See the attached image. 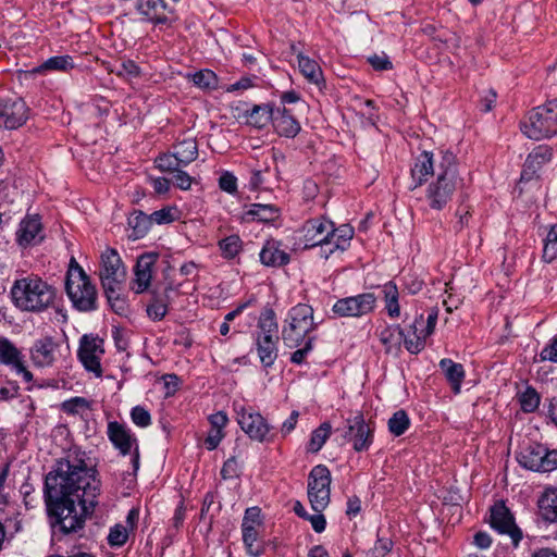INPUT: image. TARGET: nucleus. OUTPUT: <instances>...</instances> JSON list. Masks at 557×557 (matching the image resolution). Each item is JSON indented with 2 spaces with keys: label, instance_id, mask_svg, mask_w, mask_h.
Instances as JSON below:
<instances>
[{
  "label": "nucleus",
  "instance_id": "f257e3e1",
  "mask_svg": "<svg viewBox=\"0 0 557 557\" xmlns=\"http://www.w3.org/2000/svg\"><path fill=\"white\" fill-rule=\"evenodd\" d=\"M430 175H435L436 178L429 184L425 199L431 209L442 210L451 200L457 188L462 185L455 154L441 151L435 156L423 151L418 156L411 168V177L414 182L412 188L422 185Z\"/></svg>",
  "mask_w": 557,
  "mask_h": 557
},
{
  "label": "nucleus",
  "instance_id": "f03ea898",
  "mask_svg": "<svg viewBox=\"0 0 557 557\" xmlns=\"http://www.w3.org/2000/svg\"><path fill=\"white\" fill-rule=\"evenodd\" d=\"M47 509L64 533L81 529L94 510L95 496L87 490H44Z\"/></svg>",
  "mask_w": 557,
  "mask_h": 557
},
{
  "label": "nucleus",
  "instance_id": "7ed1b4c3",
  "mask_svg": "<svg viewBox=\"0 0 557 557\" xmlns=\"http://www.w3.org/2000/svg\"><path fill=\"white\" fill-rule=\"evenodd\" d=\"M10 298L21 312L41 313L54 306L57 289L40 276L28 274L14 280Z\"/></svg>",
  "mask_w": 557,
  "mask_h": 557
},
{
  "label": "nucleus",
  "instance_id": "20e7f679",
  "mask_svg": "<svg viewBox=\"0 0 557 557\" xmlns=\"http://www.w3.org/2000/svg\"><path fill=\"white\" fill-rule=\"evenodd\" d=\"M97 470L85 461V453L70 451L58 460L46 475L45 487H90L97 480Z\"/></svg>",
  "mask_w": 557,
  "mask_h": 557
},
{
  "label": "nucleus",
  "instance_id": "39448f33",
  "mask_svg": "<svg viewBox=\"0 0 557 557\" xmlns=\"http://www.w3.org/2000/svg\"><path fill=\"white\" fill-rule=\"evenodd\" d=\"M521 131L533 140L557 136V99L532 109L521 122Z\"/></svg>",
  "mask_w": 557,
  "mask_h": 557
},
{
  "label": "nucleus",
  "instance_id": "423d86ee",
  "mask_svg": "<svg viewBox=\"0 0 557 557\" xmlns=\"http://www.w3.org/2000/svg\"><path fill=\"white\" fill-rule=\"evenodd\" d=\"M313 330V309L309 305L298 304L287 313L282 330V339L287 347L295 348L307 338H311L308 334Z\"/></svg>",
  "mask_w": 557,
  "mask_h": 557
},
{
  "label": "nucleus",
  "instance_id": "0eeeda50",
  "mask_svg": "<svg viewBox=\"0 0 557 557\" xmlns=\"http://www.w3.org/2000/svg\"><path fill=\"white\" fill-rule=\"evenodd\" d=\"M65 289L73 306L79 311L97 308V290L82 267L67 271Z\"/></svg>",
  "mask_w": 557,
  "mask_h": 557
},
{
  "label": "nucleus",
  "instance_id": "6e6552de",
  "mask_svg": "<svg viewBox=\"0 0 557 557\" xmlns=\"http://www.w3.org/2000/svg\"><path fill=\"white\" fill-rule=\"evenodd\" d=\"M517 460L525 469L550 472L557 469V450H549L539 443H529L520 449Z\"/></svg>",
  "mask_w": 557,
  "mask_h": 557
},
{
  "label": "nucleus",
  "instance_id": "1a4fd4ad",
  "mask_svg": "<svg viewBox=\"0 0 557 557\" xmlns=\"http://www.w3.org/2000/svg\"><path fill=\"white\" fill-rule=\"evenodd\" d=\"M262 527L263 520L260 508H247L242 522V535L243 543L249 556L260 557L264 553V547L258 544L260 529Z\"/></svg>",
  "mask_w": 557,
  "mask_h": 557
},
{
  "label": "nucleus",
  "instance_id": "9d476101",
  "mask_svg": "<svg viewBox=\"0 0 557 557\" xmlns=\"http://www.w3.org/2000/svg\"><path fill=\"white\" fill-rule=\"evenodd\" d=\"M376 297L372 293L341 298L335 301L332 311L339 318H359L372 312Z\"/></svg>",
  "mask_w": 557,
  "mask_h": 557
},
{
  "label": "nucleus",
  "instance_id": "9b49d317",
  "mask_svg": "<svg viewBox=\"0 0 557 557\" xmlns=\"http://www.w3.org/2000/svg\"><path fill=\"white\" fill-rule=\"evenodd\" d=\"M126 276V269L120 255L113 248H107L100 256L99 277L103 288L121 286Z\"/></svg>",
  "mask_w": 557,
  "mask_h": 557
},
{
  "label": "nucleus",
  "instance_id": "f8f14e48",
  "mask_svg": "<svg viewBox=\"0 0 557 557\" xmlns=\"http://www.w3.org/2000/svg\"><path fill=\"white\" fill-rule=\"evenodd\" d=\"M104 354L103 341L98 336L84 335L79 341L78 358L84 368L97 377L102 375L101 358Z\"/></svg>",
  "mask_w": 557,
  "mask_h": 557
},
{
  "label": "nucleus",
  "instance_id": "ddd939ff",
  "mask_svg": "<svg viewBox=\"0 0 557 557\" xmlns=\"http://www.w3.org/2000/svg\"><path fill=\"white\" fill-rule=\"evenodd\" d=\"M237 422L240 429L253 441L259 443L271 442L272 426L259 412L242 408L237 411Z\"/></svg>",
  "mask_w": 557,
  "mask_h": 557
},
{
  "label": "nucleus",
  "instance_id": "4468645a",
  "mask_svg": "<svg viewBox=\"0 0 557 557\" xmlns=\"http://www.w3.org/2000/svg\"><path fill=\"white\" fill-rule=\"evenodd\" d=\"M108 437L115 448L120 450L122 455L131 454L134 449V454L132 457V463L134 470L136 471L139 467V454L137 440L132 434L131 430L126 428L124 424H121L116 421H111L108 423Z\"/></svg>",
  "mask_w": 557,
  "mask_h": 557
},
{
  "label": "nucleus",
  "instance_id": "2eb2a0df",
  "mask_svg": "<svg viewBox=\"0 0 557 557\" xmlns=\"http://www.w3.org/2000/svg\"><path fill=\"white\" fill-rule=\"evenodd\" d=\"M301 232L306 247L329 246L333 242L330 237L334 233V223L324 218L311 219L304 224Z\"/></svg>",
  "mask_w": 557,
  "mask_h": 557
},
{
  "label": "nucleus",
  "instance_id": "dca6fc26",
  "mask_svg": "<svg viewBox=\"0 0 557 557\" xmlns=\"http://www.w3.org/2000/svg\"><path fill=\"white\" fill-rule=\"evenodd\" d=\"M28 119V108L18 98L0 100V126L15 129L22 126Z\"/></svg>",
  "mask_w": 557,
  "mask_h": 557
},
{
  "label": "nucleus",
  "instance_id": "f3484780",
  "mask_svg": "<svg viewBox=\"0 0 557 557\" xmlns=\"http://www.w3.org/2000/svg\"><path fill=\"white\" fill-rule=\"evenodd\" d=\"M59 344L51 336H44L34 342L30 348V359L38 368L52 367L58 360Z\"/></svg>",
  "mask_w": 557,
  "mask_h": 557
},
{
  "label": "nucleus",
  "instance_id": "a211bd4d",
  "mask_svg": "<svg viewBox=\"0 0 557 557\" xmlns=\"http://www.w3.org/2000/svg\"><path fill=\"white\" fill-rule=\"evenodd\" d=\"M344 436L352 442L356 451L367 450L372 443V430L360 413L347 420V431Z\"/></svg>",
  "mask_w": 557,
  "mask_h": 557
},
{
  "label": "nucleus",
  "instance_id": "6ab92c4d",
  "mask_svg": "<svg viewBox=\"0 0 557 557\" xmlns=\"http://www.w3.org/2000/svg\"><path fill=\"white\" fill-rule=\"evenodd\" d=\"M491 524L499 533L508 534L513 544L518 545L521 540V532L513 522L509 509L505 506L503 500L496 502L491 509Z\"/></svg>",
  "mask_w": 557,
  "mask_h": 557
},
{
  "label": "nucleus",
  "instance_id": "aec40b11",
  "mask_svg": "<svg viewBox=\"0 0 557 557\" xmlns=\"http://www.w3.org/2000/svg\"><path fill=\"white\" fill-rule=\"evenodd\" d=\"M0 362L12 366L15 373L22 375L26 382L33 380V374L26 369L22 361V354L15 345L7 337L0 336Z\"/></svg>",
  "mask_w": 557,
  "mask_h": 557
},
{
  "label": "nucleus",
  "instance_id": "412c9836",
  "mask_svg": "<svg viewBox=\"0 0 557 557\" xmlns=\"http://www.w3.org/2000/svg\"><path fill=\"white\" fill-rule=\"evenodd\" d=\"M166 9L165 0H139L135 3V10L141 16V20L152 24H165L168 22Z\"/></svg>",
  "mask_w": 557,
  "mask_h": 557
},
{
  "label": "nucleus",
  "instance_id": "4be33fe9",
  "mask_svg": "<svg viewBox=\"0 0 557 557\" xmlns=\"http://www.w3.org/2000/svg\"><path fill=\"white\" fill-rule=\"evenodd\" d=\"M17 242L22 246L35 245L42 240V225L38 215L24 218L16 232Z\"/></svg>",
  "mask_w": 557,
  "mask_h": 557
},
{
  "label": "nucleus",
  "instance_id": "5701e85b",
  "mask_svg": "<svg viewBox=\"0 0 557 557\" xmlns=\"http://www.w3.org/2000/svg\"><path fill=\"white\" fill-rule=\"evenodd\" d=\"M271 121L280 136L294 138L301 129L299 122L285 108L273 110Z\"/></svg>",
  "mask_w": 557,
  "mask_h": 557
},
{
  "label": "nucleus",
  "instance_id": "b1692460",
  "mask_svg": "<svg viewBox=\"0 0 557 557\" xmlns=\"http://www.w3.org/2000/svg\"><path fill=\"white\" fill-rule=\"evenodd\" d=\"M154 262L156 259L151 255H146L138 258L135 267V278L132 286L135 293H144L150 286Z\"/></svg>",
  "mask_w": 557,
  "mask_h": 557
},
{
  "label": "nucleus",
  "instance_id": "393cba45",
  "mask_svg": "<svg viewBox=\"0 0 557 557\" xmlns=\"http://www.w3.org/2000/svg\"><path fill=\"white\" fill-rule=\"evenodd\" d=\"M553 151L545 146H539L527 158L521 172V181H530L536 171L545 163L550 161Z\"/></svg>",
  "mask_w": 557,
  "mask_h": 557
},
{
  "label": "nucleus",
  "instance_id": "a878e982",
  "mask_svg": "<svg viewBox=\"0 0 557 557\" xmlns=\"http://www.w3.org/2000/svg\"><path fill=\"white\" fill-rule=\"evenodd\" d=\"M260 261L267 267H282L289 262V255L276 240H268L260 251Z\"/></svg>",
  "mask_w": 557,
  "mask_h": 557
},
{
  "label": "nucleus",
  "instance_id": "bb28decb",
  "mask_svg": "<svg viewBox=\"0 0 557 557\" xmlns=\"http://www.w3.org/2000/svg\"><path fill=\"white\" fill-rule=\"evenodd\" d=\"M440 368L445 374L446 380L449 382L451 389L455 394L460 393L461 383L465 379V370L461 363H457L451 359L444 358L440 361Z\"/></svg>",
  "mask_w": 557,
  "mask_h": 557
},
{
  "label": "nucleus",
  "instance_id": "cd10ccee",
  "mask_svg": "<svg viewBox=\"0 0 557 557\" xmlns=\"http://www.w3.org/2000/svg\"><path fill=\"white\" fill-rule=\"evenodd\" d=\"M423 324L424 318L423 314H420L410 326L413 336L404 333L401 343L410 354H419L425 347L426 337L419 331V326H423Z\"/></svg>",
  "mask_w": 557,
  "mask_h": 557
},
{
  "label": "nucleus",
  "instance_id": "c85d7f7f",
  "mask_svg": "<svg viewBox=\"0 0 557 557\" xmlns=\"http://www.w3.org/2000/svg\"><path fill=\"white\" fill-rule=\"evenodd\" d=\"M278 337H270V335L258 336L257 351L260 362L264 367H271L277 358L276 341Z\"/></svg>",
  "mask_w": 557,
  "mask_h": 557
},
{
  "label": "nucleus",
  "instance_id": "c756f323",
  "mask_svg": "<svg viewBox=\"0 0 557 557\" xmlns=\"http://www.w3.org/2000/svg\"><path fill=\"white\" fill-rule=\"evenodd\" d=\"M404 337V330L399 326H388L380 333V341L387 354L397 355Z\"/></svg>",
  "mask_w": 557,
  "mask_h": 557
},
{
  "label": "nucleus",
  "instance_id": "7c9ffc66",
  "mask_svg": "<svg viewBox=\"0 0 557 557\" xmlns=\"http://www.w3.org/2000/svg\"><path fill=\"white\" fill-rule=\"evenodd\" d=\"M537 504L544 520L549 522L557 521V490H545Z\"/></svg>",
  "mask_w": 557,
  "mask_h": 557
},
{
  "label": "nucleus",
  "instance_id": "2f4dec72",
  "mask_svg": "<svg viewBox=\"0 0 557 557\" xmlns=\"http://www.w3.org/2000/svg\"><path fill=\"white\" fill-rule=\"evenodd\" d=\"M298 67L308 82L319 85L322 82V70L320 65L302 52L297 53Z\"/></svg>",
  "mask_w": 557,
  "mask_h": 557
},
{
  "label": "nucleus",
  "instance_id": "473e14b6",
  "mask_svg": "<svg viewBox=\"0 0 557 557\" xmlns=\"http://www.w3.org/2000/svg\"><path fill=\"white\" fill-rule=\"evenodd\" d=\"M152 221L150 215L141 211H134L128 216V226L132 230L131 237L133 239L143 238L150 230Z\"/></svg>",
  "mask_w": 557,
  "mask_h": 557
},
{
  "label": "nucleus",
  "instance_id": "72a5a7b5",
  "mask_svg": "<svg viewBox=\"0 0 557 557\" xmlns=\"http://www.w3.org/2000/svg\"><path fill=\"white\" fill-rule=\"evenodd\" d=\"M174 153L183 165H187L197 159L198 145L194 138H185L174 146Z\"/></svg>",
  "mask_w": 557,
  "mask_h": 557
},
{
  "label": "nucleus",
  "instance_id": "f704fd0d",
  "mask_svg": "<svg viewBox=\"0 0 557 557\" xmlns=\"http://www.w3.org/2000/svg\"><path fill=\"white\" fill-rule=\"evenodd\" d=\"M74 67L73 58L71 55H55L46 60L41 65L33 70L34 73H42L48 71L67 72Z\"/></svg>",
  "mask_w": 557,
  "mask_h": 557
},
{
  "label": "nucleus",
  "instance_id": "c9c22d12",
  "mask_svg": "<svg viewBox=\"0 0 557 557\" xmlns=\"http://www.w3.org/2000/svg\"><path fill=\"white\" fill-rule=\"evenodd\" d=\"M247 215L261 222H272L278 219L280 209L270 203H252L247 210Z\"/></svg>",
  "mask_w": 557,
  "mask_h": 557
},
{
  "label": "nucleus",
  "instance_id": "e433bc0d",
  "mask_svg": "<svg viewBox=\"0 0 557 557\" xmlns=\"http://www.w3.org/2000/svg\"><path fill=\"white\" fill-rule=\"evenodd\" d=\"M382 293L387 314L393 319L399 318L400 307L398 304L399 293L397 286L393 282H388L383 285Z\"/></svg>",
  "mask_w": 557,
  "mask_h": 557
},
{
  "label": "nucleus",
  "instance_id": "4c0bfd02",
  "mask_svg": "<svg viewBox=\"0 0 557 557\" xmlns=\"http://www.w3.org/2000/svg\"><path fill=\"white\" fill-rule=\"evenodd\" d=\"M171 292H173L172 287H166L162 297L153 295L151 302L147 306V313L149 318L160 321L165 317L168 312L169 294Z\"/></svg>",
  "mask_w": 557,
  "mask_h": 557
},
{
  "label": "nucleus",
  "instance_id": "58836bf2",
  "mask_svg": "<svg viewBox=\"0 0 557 557\" xmlns=\"http://www.w3.org/2000/svg\"><path fill=\"white\" fill-rule=\"evenodd\" d=\"M352 235H354L352 228H350L346 225H343L339 228L334 227V233L330 237V239H332L333 242H332V244L329 245L331 247H330L329 251L326 252L325 257L327 258L329 255L333 253L336 249L344 251L349 246V242L352 238Z\"/></svg>",
  "mask_w": 557,
  "mask_h": 557
},
{
  "label": "nucleus",
  "instance_id": "ea45409f",
  "mask_svg": "<svg viewBox=\"0 0 557 557\" xmlns=\"http://www.w3.org/2000/svg\"><path fill=\"white\" fill-rule=\"evenodd\" d=\"M258 327L260 329L259 336L270 335V337H277L278 326L276 315L271 308H267L261 312Z\"/></svg>",
  "mask_w": 557,
  "mask_h": 557
},
{
  "label": "nucleus",
  "instance_id": "a19ab883",
  "mask_svg": "<svg viewBox=\"0 0 557 557\" xmlns=\"http://www.w3.org/2000/svg\"><path fill=\"white\" fill-rule=\"evenodd\" d=\"M110 72L126 81H133L141 75L140 67L132 60H123L112 67Z\"/></svg>",
  "mask_w": 557,
  "mask_h": 557
},
{
  "label": "nucleus",
  "instance_id": "79ce46f5",
  "mask_svg": "<svg viewBox=\"0 0 557 557\" xmlns=\"http://www.w3.org/2000/svg\"><path fill=\"white\" fill-rule=\"evenodd\" d=\"M331 483V472L325 466L318 465L310 471L308 487H330Z\"/></svg>",
  "mask_w": 557,
  "mask_h": 557
},
{
  "label": "nucleus",
  "instance_id": "37998d69",
  "mask_svg": "<svg viewBox=\"0 0 557 557\" xmlns=\"http://www.w3.org/2000/svg\"><path fill=\"white\" fill-rule=\"evenodd\" d=\"M331 429V424L327 422L322 423L318 429H315L311 434V438L308 444V450L318 453L324 445L325 441L329 438Z\"/></svg>",
  "mask_w": 557,
  "mask_h": 557
},
{
  "label": "nucleus",
  "instance_id": "c03bdc74",
  "mask_svg": "<svg viewBox=\"0 0 557 557\" xmlns=\"http://www.w3.org/2000/svg\"><path fill=\"white\" fill-rule=\"evenodd\" d=\"M273 110L267 106H255L248 115V123L262 128L271 121Z\"/></svg>",
  "mask_w": 557,
  "mask_h": 557
},
{
  "label": "nucleus",
  "instance_id": "a18cd8bd",
  "mask_svg": "<svg viewBox=\"0 0 557 557\" xmlns=\"http://www.w3.org/2000/svg\"><path fill=\"white\" fill-rule=\"evenodd\" d=\"M61 409L72 416H84L90 409V403L84 397H73L61 405Z\"/></svg>",
  "mask_w": 557,
  "mask_h": 557
},
{
  "label": "nucleus",
  "instance_id": "49530a36",
  "mask_svg": "<svg viewBox=\"0 0 557 557\" xmlns=\"http://www.w3.org/2000/svg\"><path fill=\"white\" fill-rule=\"evenodd\" d=\"M410 425V420L406 411H396L388 420V430L395 436L404 434Z\"/></svg>",
  "mask_w": 557,
  "mask_h": 557
},
{
  "label": "nucleus",
  "instance_id": "de8ad7c7",
  "mask_svg": "<svg viewBox=\"0 0 557 557\" xmlns=\"http://www.w3.org/2000/svg\"><path fill=\"white\" fill-rule=\"evenodd\" d=\"M103 290L112 310L120 315L124 314L127 310V304L126 300L120 296V286H111V288H103Z\"/></svg>",
  "mask_w": 557,
  "mask_h": 557
},
{
  "label": "nucleus",
  "instance_id": "09e8293b",
  "mask_svg": "<svg viewBox=\"0 0 557 557\" xmlns=\"http://www.w3.org/2000/svg\"><path fill=\"white\" fill-rule=\"evenodd\" d=\"M193 83L201 89H214L218 87V77L211 70H201L191 76Z\"/></svg>",
  "mask_w": 557,
  "mask_h": 557
},
{
  "label": "nucleus",
  "instance_id": "8fccbe9b",
  "mask_svg": "<svg viewBox=\"0 0 557 557\" xmlns=\"http://www.w3.org/2000/svg\"><path fill=\"white\" fill-rule=\"evenodd\" d=\"M308 497L312 509L322 512L330 503V490H308Z\"/></svg>",
  "mask_w": 557,
  "mask_h": 557
},
{
  "label": "nucleus",
  "instance_id": "3c124183",
  "mask_svg": "<svg viewBox=\"0 0 557 557\" xmlns=\"http://www.w3.org/2000/svg\"><path fill=\"white\" fill-rule=\"evenodd\" d=\"M519 403L524 412H534L540 405V395L533 387H527V389L519 395Z\"/></svg>",
  "mask_w": 557,
  "mask_h": 557
},
{
  "label": "nucleus",
  "instance_id": "603ef678",
  "mask_svg": "<svg viewBox=\"0 0 557 557\" xmlns=\"http://www.w3.org/2000/svg\"><path fill=\"white\" fill-rule=\"evenodd\" d=\"M557 257V224L549 230L543 249V260L552 262Z\"/></svg>",
  "mask_w": 557,
  "mask_h": 557
},
{
  "label": "nucleus",
  "instance_id": "864d4df0",
  "mask_svg": "<svg viewBox=\"0 0 557 557\" xmlns=\"http://www.w3.org/2000/svg\"><path fill=\"white\" fill-rule=\"evenodd\" d=\"M220 249L224 258L232 259L242 249V240L237 235H231L219 243Z\"/></svg>",
  "mask_w": 557,
  "mask_h": 557
},
{
  "label": "nucleus",
  "instance_id": "5fc2aeb1",
  "mask_svg": "<svg viewBox=\"0 0 557 557\" xmlns=\"http://www.w3.org/2000/svg\"><path fill=\"white\" fill-rule=\"evenodd\" d=\"M157 166L163 172H175L182 164L175 153H164L156 159Z\"/></svg>",
  "mask_w": 557,
  "mask_h": 557
},
{
  "label": "nucleus",
  "instance_id": "6e6d98bb",
  "mask_svg": "<svg viewBox=\"0 0 557 557\" xmlns=\"http://www.w3.org/2000/svg\"><path fill=\"white\" fill-rule=\"evenodd\" d=\"M152 223L168 224L176 220L177 210L173 207H165L150 214Z\"/></svg>",
  "mask_w": 557,
  "mask_h": 557
},
{
  "label": "nucleus",
  "instance_id": "4d7b16f0",
  "mask_svg": "<svg viewBox=\"0 0 557 557\" xmlns=\"http://www.w3.org/2000/svg\"><path fill=\"white\" fill-rule=\"evenodd\" d=\"M128 539V532L125 527L116 524L109 533L108 542L111 546H122Z\"/></svg>",
  "mask_w": 557,
  "mask_h": 557
},
{
  "label": "nucleus",
  "instance_id": "13d9d810",
  "mask_svg": "<svg viewBox=\"0 0 557 557\" xmlns=\"http://www.w3.org/2000/svg\"><path fill=\"white\" fill-rule=\"evenodd\" d=\"M393 543L389 539L379 537L374 546L368 550V557H384L392 549Z\"/></svg>",
  "mask_w": 557,
  "mask_h": 557
},
{
  "label": "nucleus",
  "instance_id": "bf43d9fd",
  "mask_svg": "<svg viewBox=\"0 0 557 557\" xmlns=\"http://www.w3.org/2000/svg\"><path fill=\"white\" fill-rule=\"evenodd\" d=\"M438 308H432L429 313L426 321H424L423 326H419V331L428 338L430 335L433 334L437 319H438Z\"/></svg>",
  "mask_w": 557,
  "mask_h": 557
},
{
  "label": "nucleus",
  "instance_id": "052dcab7",
  "mask_svg": "<svg viewBox=\"0 0 557 557\" xmlns=\"http://www.w3.org/2000/svg\"><path fill=\"white\" fill-rule=\"evenodd\" d=\"M131 417L133 422L140 428H146L151 423L150 413L140 406H136L132 409Z\"/></svg>",
  "mask_w": 557,
  "mask_h": 557
},
{
  "label": "nucleus",
  "instance_id": "680f3d73",
  "mask_svg": "<svg viewBox=\"0 0 557 557\" xmlns=\"http://www.w3.org/2000/svg\"><path fill=\"white\" fill-rule=\"evenodd\" d=\"M240 470V463L235 457L228 458L221 470V474L223 479H233L237 478Z\"/></svg>",
  "mask_w": 557,
  "mask_h": 557
},
{
  "label": "nucleus",
  "instance_id": "e2e57ef3",
  "mask_svg": "<svg viewBox=\"0 0 557 557\" xmlns=\"http://www.w3.org/2000/svg\"><path fill=\"white\" fill-rule=\"evenodd\" d=\"M312 342L313 338H307V341H304V347L292 354L290 361L296 364H301L305 361L307 355L312 350Z\"/></svg>",
  "mask_w": 557,
  "mask_h": 557
},
{
  "label": "nucleus",
  "instance_id": "0e129e2a",
  "mask_svg": "<svg viewBox=\"0 0 557 557\" xmlns=\"http://www.w3.org/2000/svg\"><path fill=\"white\" fill-rule=\"evenodd\" d=\"M219 186L222 190L234 194L237 189V180L232 173L226 172L220 176Z\"/></svg>",
  "mask_w": 557,
  "mask_h": 557
},
{
  "label": "nucleus",
  "instance_id": "69168bd1",
  "mask_svg": "<svg viewBox=\"0 0 557 557\" xmlns=\"http://www.w3.org/2000/svg\"><path fill=\"white\" fill-rule=\"evenodd\" d=\"M541 360L557 362V336L540 354Z\"/></svg>",
  "mask_w": 557,
  "mask_h": 557
},
{
  "label": "nucleus",
  "instance_id": "338daca9",
  "mask_svg": "<svg viewBox=\"0 0 557 557\" xmlns=\"http://www.w3.org/2000/svg\"><path fill=\"white\" fill-rule=\"evenodd\" d=\"M173 181L177 187L184 190L189 189L193 183V178L180 169L174 172Z\"/></svg>",
  "mask_w": 557,
  "mask_h": 557
},
{
  "label": "nucleus",
  "instance_id": "774afa93",
  "mask_svg": "<svg viewBox=\"0 0 557 557\" xmlns=\"http://www.w3.org/2000/svg\"><path fill=\"white\" fill-rule=\"evenodd\" d=\"M369 63L375 69V70H388L392 67V63L391 61L388 60L387 55L385 54H374L372 57H370L369 59Z\"/></svg>",
  "mask_w": 557,
  "mask_h": 557
}]
</instances>
